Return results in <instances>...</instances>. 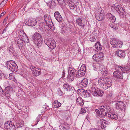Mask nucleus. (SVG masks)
Here are the masks:
<instances>
[{
	"label": "nucleus",
	"mask_w": 130,
	"mask_h": 130,
	"mask_svg": "<svg viewBox=\"0 0 130 130\" xmlns=\"http://www.w3.org/2000/svg\"><path fill=\"white\" fill-rule=\"evenodd\" d=\"M98 81V84L104 90L109 88L112 85V81L107 77H100Z\"/></svg>",
	"instance_id": "obj_1"
},
{
	"label": "nucleus",
	"mask_w": 130,
	"mask_h": 130,
	"mask_svg": "<svg viewBox=\"0 0 130 130\" xmlns=\"http://www.w3.org/2000/svg\"><path fill=\"white\" fill-rule=\"evenodd\" d=\"M32 40L38 48L41 47L43 43L42 36L38 32H35L33 36Z\"/></svg>",
	"instance_id": "obj_2"
},
{
	"label": "nucleus",
	"mask_w": 130,
	"mask_h": 130,
	"mask_svg": "<svg viewBox=\"0 0 130 130\" xmlns=\"http://www.w3.org/2000/svg\"><path fill=\"white\" fill-rule=\"evenodd\" d=\"M96 85L94 83H91L90 86V92H91L94 96H102L103 92L98 88Z\"/></svg>",
	"instance_id": "obj_3"
},
{
	"label": "nucleus",
	"mask_w": 130,
	"mask_h": 130,
	"mask_svg": "<svg viewBox=\"0 0 130 130\" xmlns=\"http://www.w3.org/2000/svg\"><path fill=\"white\" fill-rule=\"evenodd\" d=\"M6 67L12 72H17L18 70V66L15 61L12 60L7 61L5 62Z\"/></svg>",
	"instance_id": "obj_4"
},
{
	"label": "nucleus",
	"mask_w": 130,
	"mask_h": 130,
	"mask_svg": "<svg viewBox=\"0 0 130 130\" xmlns=\"http://www.w3.org/2000/svg\"><path fill=\"white\" fill-rule=\"evenodd\" d=\"M110 43L112 47L116 48L121 47L123 44L122 42L118 40L115 38H112L110 40Z\"/></svg>",
	"instance_id": "obj_5"
},
{
	"label": "nucleus",
	"mask_w": 130,
	"mask_h": 130,
	"mask_svg": "<svg viewBox=\"0 0 130 130\" xmlns=\"http://www.w3.org/2000/svg\"><path fill=\"white\" fill-rule=\"evenodd\" d=\"M44 43L51 49L54 48L56 46L55 41L52 39H46L44 40Z\"/></svg>",
	"instance_id": "obj_6"
},
{
	"label": "nucleus",
	"mask_w": 130,
	"mask_h": 130,
	"mask_svg": "<svg viewBox=\"0 0 130 130\" xmlns=\"http://www.w3.org/2000/svg\"><path fill=\"white\" fill-rule=\"evenodd\" d=\"M111 9L112 10H115L119 14L121 15L124 14V13L125 12L124 9L120 5L116 4H113L111 7Z\"/></svg>",
	"instance_id": "obj_7"
},
{
	"label": "nucleus",
	"mask_w": 130,
	"mask_h": 130,
	"mask_svg": "<svg viewBox=\"0 0 130 130\" xmlns=\"http://www.w3.org/2000/svg\"><path fill=\"white\" fill-rule=\"evenodd\" d=\"M116 106L117 109L120 110L118 113H125V109L126 106L124 103L121 101L118 102L116 104Z\"/></svg>",
	"instance_id": "obj_8"
},
{
	"label": "nucleus",
	"mask_w": 130,
	"mask_h": 130,
	"mask_svg": "<svg viewBox=\"0 0 130 130\" xmlns=\"http://www.w3.org/2000/svg\"><path fill=\"white\" fill-rule=\"evenodd\" d=\"M4 127L6 130H16L14 124L12 122L10 123L9 122L5 123Z\"/></svg>",
	"instance_id": "obj_9"
},
{
	"label": "nucleus",
	"mask_w": 130,
	"mask_h": 130,
	"mask_svg": "<svg viewBox=\"0 0 130 130\" xmlns=\"http://www.w3.org/2000/svg\"><path fill=\"white\" fill-rule=\"evenodd\" d=\"M24 23L26 25L30 26H34L37 24L36 21L35 20H31L29 19L25 20Z\"/></svg>",
	"instance_id": "obj_10"
},
{
	"label": "nucleus",
	"mask_w": 130,
	"mask_h": 130,
	"mask_svg": "<svg viewBox=\"0 0 130 130\" xmlns=\"http://www.w3.org/2000/svg\"><path fill=\"white\" fill-rule=\"evenodd\" d=\"M113 76L119 79H122L123 78V72L122 71L116 70L113 73Z\"/></svg>",
	"instance_id": "obj_11"
},
{
	"label": "nucleus",
	"mask_w": 130,
	"mask_h": 130,
	"mask_svg": "<svg viewBox=\"0 0 130 130\" xmlns=\"http://www.w3.org/2000/svg\"><path fill=\"white\" fill-rule=\"evenodd\" d=\"M88 79L87 78H84L79 84V86L82 88L86 87L88 84Z\"/></svg>",
	"instance_id": "obj_12"
},
{
	"label": "nucleus",
	"mask_w": 130,
	"mask_h": 130,
	"mask_svg": "<svg viewBox=\"0 0 130 130\" xmlns=\"http://www.w3.org/2000/svg\"><path fill=\"white\" fill-rule=\"evenodd\" d=\"M116 55L120 57L123 58L125 56V53L124 51L122 50H119L116 51Z\"/></svg>",
	"instance_id": "obj_13"
},
{
	"label": "nucleus",
	"mask_w": 130,
	"mask_h": 130,
	"mask_svg": "<svg viewBox=\"0 0 130 130\" xmlns=\"http://www.w3.org/2000/svg\"><path fill=\"white\" fill-rule=\"evenodd\" d=\"M106 16L109 21L112 23L116 21L115 17L110 13H108L106 14Z\"/></svg>",
	"instance_id": "obj_14"
},
{
	"label": "nucleus",
	"mask_w": 130,
	"mask_h": 130,
	"mask_svg": "<svg viewBox=\"0 0 130 130\" xmlns=\"http://www.w3.org/2000/svg\"><path fill=\"white\" fill-rule=\"evenodd\" d=\"M54 17L57 21L60 22L62 20V18L58 11H56L54 14Z\"/></svg>",
	"instance_id": "obj_15"
},
{
	"label": "nucleus",
	"mask_w": 130,
	"mask_h": 130,
	"mask_svg": "<svg viewBox=\"0 0 130 130\" xmlns=\"http://www.w3.org/2000/svg\"><path fill=\"white\" fill-rule=\"evenodd\" d=\"M36 70H32V72L34 76H38L41 74V69L39 68H37Z\"/></svg>",
	"instance_id": "obj_16"
},
{
	"label": "nucleus",
	"mask_w": 130,
	"mask_h": 130,
	"mask_svg": "<svg viewBox=\"0 0 130 130\" xmlns=\"http://www.w3.org/2000/svg\"><path fill=\"white\" fill-rule=\"evenodd\" d=\"M76 103L78 105L82 106H83L84 101L80 97H79L76 99Z\"/></svg>",
	"instance_id": "obj_17"
},
{
	"label": "nucleus",
	"mask_w": 130,
	"mask_h": 130,
	"mask_svg": "<svg viewBox=\"0 0 130 130\" xmlns=\"http://www.w3.org/2000/svg\"><path fill=\"white\" fill-rule=\"evenodd\" d=\"M63 87L64 89L68 91H73L74 89V88L73 87L70 86L68 83H66L64 84Z\"/></svg>",
	"instance_id": "obj_18"
},
{
	"label": "nucleus",
	"mask_w": 130,
	"mask_h": 130,
	"mask_svg": "<svg viewBox=\"0 0 130 130\" xmlns=\"http://www.w3.org/2000/svg\"><path fill=\"white\" fill-rule=\"evenodd\" d=\"M74 1V0H67V1L66 2L67 3L70 9H74L75 8Z\"/></svg>",
	"instance_id": "obj_19"
},
{
	"label": "nucleus",
	"mask_w": 130,
	"mask_h": 130,
	"mask_svg": "<svg viewBox=\"0 0 130 130\" xmlns=\"http://www.w3.org/2000/svg\"><path fill=\"white\" fill-rule=\"evenodd\" d=\"M101 67H102L100 69V71L103 76H106L107 73V72L106 71V69L104 67V66L102 64H101Z\"/></svg>",
	"instance_id": "obj_20"
},
{
	"label": "nucleus",
	"mask_w": 130,
	"mask_h": 130,
	"mask_svg": "<svg viewBox=\"0 0 130 130\" xmlns=\"http://www.w3.org/2000/svg\"><path fill=\"white\" fill-rule=\"evenodd\" d=\"M18 34L19 36L22 39L24 40L25 38H28L25 34L23 31H19Z\"/></svg>",
	"instance_id": "obj_21"
},
{
	"label": "nucleus",
	"mask_w": 130,
	"mask_h": 130,
	"mask_svg": "<svg viewBox=\"0 0 130 130\" xmlns=\"http://www.w3.org/2000/svg\"><path fill=\"white\" fill-rule=\"evenodd\" d=\"M15 43L19 46V48L21 50L23 45V43L22 41L20 39H19L16 40Z\"/></svg>",
	"instance_id": "obj_22"
},
{
	"label": "nucleus",
	"mask_w": 130,
	"mask_h": 130,
	"mask_svg": "<svg viewBox=\"0 0 130 130\" xmlns=\"http://www.w3.org/2000/svg\"><path fill=\"white\" fill-rule=\"evenodd\" d=\"M24 124V122L22 120H19L17 121L16 122V125L18 127H22Z\"/></svg>",
	"instance_id": "obj_23"
},
{
	"label": "nucleus",
	"mask_w": 130,
	"mask_h": 130,
	"mask_svg": "<svg viewBox=\"0 0 130 130\" xmlns=\"http://www.w3.org/2000/svg\"><path fill=\"white\" fill-rule=\"evenodd\" d=\"M9 29L7 26L6 27L2 33V34H3L5 36H7L10 35L9 32Z\"/></svg>",
	"instance_id": "obj_24"
},
{
	"label": "nucleus",
	"mask_w": 130,
	"mask_h": 130,
	"mask_svg": "<svg viewBox=\"0 0 130 130\" xmlns=\"http://www.w3.org/2000/svg\"><path fill=\"white\" fill-rule=\"evenodd\" d=\"M44 20L45 22L46 23H50L52 21L50 16L48 15H44Z\"/></svg>",
	"instance_id": "obj_25"
},
{
	"label": "nucleus",
	"mask_w": 130,
	"mask_h": 130,
	"mask_svg": "<svg viewBox=\"0 0 130 130\" xmlns=\"http://www.w3.org/2000/svg\"><path fill=\"white\" fill-rule=\"evenodd\" d=\"M101 64L99 63H97L95 64L93 66V70L95 71H100V69L102 67H101Z\"/></svg>",
	"instance_id": "obj_26"
},
{
	"label": "nucleus",
	"mask_w": 130,
	"mask_h": 130,
	"mask_svg": "<svg viewBox=\"0 0 130 130\" xmlns=\"http://www.w3.org/2000/svg\"><path fill=\"white\" fill-rule=\"evenodd\" d=\"M61 104L58 102L57 100H56L54 101L53 107L55 108H58L61 106Z\"/></svg>",
	"instance_id": "obj_27"
},
{
	"label": "nucleus",
	"mask_w": 130,
	"mask_h": 130,
	"mask_svg": "<svg viewBox=\"0 0 130 130\" xmlns=\"http://www.w3.org/2000/svg\"><path fill=\"white\" fill-rule=\"evenodd\" d=\"M75 75L69 74H68L67 78L69 82H71L74 80Z\"/></svg>",
	"instance_id": "obj_28"
},
{
	"label": "nucleus",
	"mask_w": 130,
	"mask_h": 130,
	"mask_svg": "<svg viewBox=\"0 0 130 130\" xmlns=\"http://www.w3.org/2000/svg\"><path fill=\"white\" fill-rule=\"evenodd\" d=\"M85 73L82 72L81 70H79L76 73V77L80 78L84 76Z\"/></svg>",
	"instance_id": "obj_29"
},
{
	"label": "nucleus",
	"mask_w": 130,
	"mask_h": 130,
	"mask_svg": "<svg viewBox=\"0 0 130 130\" xmlns=\"http://www.w3.org/2000/svg\"><path fill=\"white\" fill-rule=\"evenodd\" d=\"M109 108V107H106L105 106H102L100 108V110L101 111V114H103L104 112H106V110H107V108Z\"/></svg>",
	"instance_id": "obj_30"
},
{
	"label": "nucleus",
	"mask_w": 130,
	"mask_h": 130,
	"mask_svg": "<svg viewBox=\"0 0 130 130\" xmlns=\"http://www.w3.org/2000/svg\"><path fill=\"white\" fill-rule=\"evenodd\" d=\"M75 72L76 70L75 69L73 68L69 67L68 71V74L75 75Z\"/></svg>",
	"instance_id": "obj_31"
},
{
	"label": "nucleus",
	"mask_w": 130,
	"mask_h": 130,
	"mask_svg": "<svg viewBox=\"0 0 130 130\" xmlns=\"http://www.w3.org/2000/svg\"><path fill=\"white\" fill-rule=\"evenodd\" d=\"M103 15L101 14H97L95 16V18L96 19L99 21H101L102 20H103L104 19V17Z\"/></svg>",
	"instance_id": "obj_32"
},
{
	"label": "nucleus",
	"mask_w": 130,
	"mask_h": 130,
	"mask_svg": "<svg viewBox=\"0 0 130 130\" xmlns=\"http://www.w3.org/2000/svg\"><path fill=\"white\" fill-rule=\"evenodd\" d=\"M3 92L7 98L8 99L10 98V96H11V92L5 90H3Z\"/></svg>",
	"instance_id": "obj_33"
},
{
	"label": "nucleus",
	"mask_w": 130,
	"mask_h": 130,
	"mask_svg": "<svg viewBox=\"0 0 130 130\" xmlns=\"http://www.w3.org/2000/svg\"><path fill=\"white\" fill-rule=\"evenodd\" d=\"M95 57H99L101 60L104 56V54L102 52H99L97 53L96 54H95Z\"/></svg>",
	"instance_id": "obj_34"
},
{
	"label": "nucleus",
	"mask_w": 130,
	"mask_h": 130,
	"mask_svg": "<svg viewBox=\"0 0 130 130\" xmlns=\"http://www.w3.org/2000/svg\"><path fill=\"white\" fill-rule=\"evenodd\" d=\"M83 93V94L82 96H84V98L89 97L90 96V94L87 90H85Z\"/></svg>",
	"instance_id": "obj_35"
},
{
	"label": "nucleus",
	"mask_w": 130,
	"mask_h": 130,
	"mask_svg": "<svg viewBox=\"0 0 130 130\" xmlns=\"http://www.w3.org/2000/svg\"><path fill=\"white\" fill-rule=\"evenodd\" d=\"M95 48L98 50H100L102 49L101 45L100 42H98L95 45Z\"/></svg>",
	"instance_id": "obj_36"
},
{
	"label": "nucleus",
	"mask_w": 130,
	"mask_h": 130,
	"mask_svg": "<svg viewBox=\"0 0 130 130\" xmlns=\"http://www.w3.org/2000/svg\"><path fill=\"white\" fill-rule=\"evenodd\" d=\"M116 114H108V117H110L112 119L116 120L118 119L117 115Z\"/></svg>",
	"instance_id": "obj_37"
},
{
	"label": "nucleus",
	"mask_w": 130,
	"mask_h": 130,
	"mask_svg": "<svg viewBox=\"0 0 130 130\" xmlns=\"http://www.w3.org/2000/svg\"><path fill=\"white\" fill-rule=\"evenodd\" d=\"M86 69V66L85 64L82 65L80 69L79 70H81L82 72H84L85 74Z\"/></svg>",
	"instance_id": "obj_38"
},
{
	"label": "nucleus",
	"mask_w": 130,
	"mask_h": 130,
	"mask_svg": "<svg viewBox=\"0 0 130 130\" xmlns=\"http://www.w3.org/2000/svg\"><path fill=\"white\" fill-rule=\"evenodd\" d=\"M13 89L12 87L11 86H9L6 87L4 90L12 92Z\"/></svg>",
	"instance_id": "obj_39"
},
{
	"label": "nucleus",
	"mask_w": 130,
	"mask_h": 130,
	"mask_svg": "<svg viewBox=\"0 0 130 130\" xmlns=\"http://www.w3.org/2000/svg\"><path fill=\"white\" fill-rule=\"evenodd\" d=\"M76 23L79 26H81L83 24L82 21L80 18H78L76 21Z\"/></svg>",
	"instance_id": "obj_40"
},
{
	"label": "nucleus",
	"mask_w": 130,
	"mask_h": 130,
	"mask_svg": "<svg viewBox=\"0 0 130 130\" xmlns=\"http://www.w3.org/2000/svg\"><path fill=\"white\" fill-rule=\"evenodd\" d=\"M47 4V5L48 6L51 7L52 6H53L55 4V2L53 1H50L46 3Z\"/></svg>",
	"instance_id": "obj_41"
},
{
	"label": "nucleus",
	"mask_w": 130,
	"mask_h": 130,
	"mask_svg": "<svg viewBox=\"0 0 130 130\" xmlns=\"http://www.w3.org/2000/svg\"><path fill=\"white\" fill-rule=\"evenodd\" d=\"M95 54L93 55L92 57V58L93 59L95 60L96 62H99L101 59L99 58L98 57H95Z\"/></svg>",
	"instance_id": "obj_42"
},
{
	"label": "nucleus",
	"mask_w": 130,
	"mask_h": 130,
	"mask_svg": "<svg viewBox=\"0 0 130 130\" xmlns=\"http://www.w3.org/2000/svg\"><path fill=\"white\" fill-rule=\"evenodd\" d=\"M85 90L84 89H80L78 90L77 92L78 93L80 94L82 96L83 94V92Z\"/></svg>",
	"instance_id": "obj_43"
},
{
	"label": "nucleus",
	"mask_w": 130,
	"mask_h": 130,
	"mask_svg": "<svg viewBox=\"0 0 130 130\" xmlns=\"http://www.w3.org/2000/svg\"><path fill=\"white\" fill-rule=\"evenodd\" d=\"M97 114L96 117L99 118H103L106 117L107 114Z\"/></svg>",
	"instance_id": "obj_44"
},
{
	"label": "nucleus",
	"mask_w": 130,
	"mask_h": 130,
	"mask_svg": "<svg viewBox=\"0 0 130 130\" xmlns=\"http://www.w3.org/2000/svg\"><path fill=\"white\" fill-rule=\"evenodd\" d=\"M123 71H128L130 69V67L129 66H126L123 67Z\"/></svg>",
	"instance_id": "obj_45"
},
{
	"label": "nucleus",
	"mask_w": 130,
	"mask_h": 130,
	"mask_svg": "<svg viewBox=\"0 0 130 130\" xmlns=\"http://www.w3.org/2000/svg\"><path fill=\"white\" fill-rule=\"evenodd\" d=\"M58 3L61 6H64L65 5V2L64 0H61L59 1Z\"/></svg>",
	"instance_id": "obj_46"
},
{
	"label": "nucleus",
	"mask_w": 130,
	"mask_h": 130,
	"mask_svg": "<svg viewBox=\"0 0 130 130\" xmlns=\"http://www.w3.org/2000/svg\"><path fill=\"white\" fill-rule=\"evenodd\" d=\"M8 52L10 54H13V53H14V51L12 48L11 47H9L8 48Z\"/></svg>",
	"instance_id": "obj_47"
},
{
	"label": "nucleus",
	"mask_w": 130,
	"mask_h": 130,
	"mask_svg": "<svg viewBox=\"0 0 130 130\" xmlns=\"http://www.w3.org/2000/svg\"><path fill=\"white\" fill-rule=\"evenodd\" d=\"M58 95L59 96L62 95L63 93L60 88H58Z\"/></svg>",
	"instance_id": "obj_48"
},
{
	"label": "nucleus",
	"mask_w": 130,
	"mask_h": 130,
	"mask_svg": "<svg viewBox=\"0 0 130 130\" xmlns=\"http://www.w3.org/2000/svg\"><path fill=\"white\" fill-rule=\"evenodd\" d=\"M41 115H38V117L36 118V121L37 122L35 124V125H36L40 121V119Z\"/></svg>",
	"instance_id": "obj_49"
},
{
	"label": "nucleus",
	"mask_w": 130,
	"mask_h": 130,
	"mask_svg": "<svg viewBox=\"0 0 130 130\" xmlns=\"http://www.w3.org/2000/svg\"><path fill=\"white\" fill-rule=\"evenodd\" d=\"M86 119L90 122V120H92L93 118L91 116H90L88 115L86 117Z\"/></svg>",
	"instance_id": "obj_50"
},
{
	"label": "nucleus",
	"mask_w": 130,
	"mask_h": 130,
	"mask_svg": "<svg viewBox=\"0 0 130 130\" xmlns=\"http://www.w3.org/2000/svg\"><path fill=\"white\" fill-rule=\"evenodd\" d=\"M107 110H106V112H105V114H107V113H111V114H113V112L111 111L110 112V111H111V109L109 108H109H107Z\"/></svg>",
	"instance_id": "obj_51"
},
{
	"label": "nucleus",
	"mask_w": 130,
	"mask_h": 130,
	"mask_svg": "<svg viewBox=\"0 0 130 130\" xmlns=\"http://www.w3.org/2000/svg\"><path fill=\"white\" fill-rule=\"evenodd\" d=\"M8 0H4L0 4V7H2L4 5V4H3V3H6L7 1Z\"/></svg>",
	"instance_id": "obj_52"
},
{
	"label": "nucleus",
	"mask_w": 130,
	"mask_h": 130,
	"mask_svg": "<svg viewBox=\"0 0 130 130\" xmlns=\"http://www.w3.org/2000/svg\"><path fill=\"white\" fill-rule=\"evenodd\" d=\"M46 24L47 25H48V27L50 28L53 25L52 21L50 22V23H47Z\"/></svg>",
	"instance_id": "obj_53"
},
{
	"label": "nucleus",
	"mask_w": 130,
	"mask_h": 130,
	"mask_svg": "<svg viewBox=\"0 0 130 130\" xmlns=\"http://www.w3.org/2000/svg\"><path fill=\"white\" fill-rule=\"evenodd\" d=\"M87 109L86 108V109H85L84 108H81V112H82V113H86V112H87V113H88L87 111L86 110Z\"/></svg>",
	"instance_id": "obj_54"
},
{
	"label": "nucleus",
	"mask_w": 130,
	"mask_h": 130,
	"mask_svg": "<svg viewBox=\"0 0 130 130\" xmlns=\"http://www.w3.org/2000/svg\"><path fill=\"white\" fill-rule=\"evenodd\" d=\"M89 40L91 41L94 42L95 41V38L93 37H91L89 39Z\"/></svg>",
	"instance_id": "obj_55"
},
{
	"label": "nucleus",
	"mask_w": 130,
	"mask_h": 130,
	"mask_svg": "<svg viewBox=\"0 0 130 130\" xmlns=\"http://www.w3.org/2000/svg\"><path fill=\"white\" fill-rule=\"evenodd\" d=\"M123 67H122L121 66H119L118 67V69H117V70H118V71H122L123 72Z\"/></svg>",
	"instance_id": "obj_56"
},
{
	"label": "nucleus",
	"mask_w": 130,
	"mask_h": 130,
	"mask_svg": "<svg viewBox=\"0 0 130 130\" xmlns=\"http://www.w3.org/2000/svg\"><path fill=\"white\" fill-rule=\"evenodd\" d=\"M30 68L31 69V70H36L35 67L33 66H31L30 67Z\"/></svg>",
	"instance_id": "obj_57"
},
{
	"label": "nucleus",
	"mask_w": 130,
	"mask_h": 130,
	"mask_svg": "<svg viewBox=\"0 0 130 130\" xmlns=\"http://www.w3.org/2000/svg\"><path fill=\"white\" fill-rule=\"evenodd\" d=\"M95 111L96 113V114H100V111L98 109H95Z\"/></svg>",
	"instance_id": "obj_58"
},
{
	"label": "nucleus",
	"mask_w": 130,
	"mask_h": 130,
	"mask_svg": "<svg viewBox=\"0 0 130 130\" xmlns=\"http://www.w3.org/2000/svg\"><path fill=\"white\" fill-rule=\"evenodd\" d=\"M5 13L6 12H4L1 14L0 16L1 17H2L4 15H5Z\"/></svg>",
	"instance_id": "obj_59"
},
{
	"label": "nucleus",
	"mask_w": 130,
	"mask_h": 130,
	"mask_svg": "<svg viewBox=\"0 0 130 130\" xmlns=\"http://www.w3.org/2000/svg\"><path fill=\"white\" fill-rule=\"evenodd\" d=\"M54 25H53L52 27H51L50 28L51 30H54Z\"/></svg>",
	"instance_id": "obj_60"
},
{
	"label": "nucleus",
	"mask_w": 130,
	"mask_h": 130,
	"mask_svg": "<svg viewBox=\"0 0 130 130\" xmlns=\"http://www.w3.org/2000/svg\"><path fill=\"white\" fill-rule=\"evenodd\" d=\"M79 3L78 2H76V3L75 4V6H77L78 5Z\"/></svg>",
	"instance_id": "obj_61"
},
{
	"label": "nucleus",
	"mask_w": 130,
	"mask_h": 130,
	"mask_svg": "<svg viewBox=\"0 0 130 130\" xmlns=\"http://www.w3.org/2000/svg\"><path fill=\"white\" fill-rule=\"evenodd\" d=\"M42 108H43V109H45L47 108L45 107V105L43 106Z\"/></svg>",
	"instance_id": "obj_62"
},
{
	"label": "nucleus",
	"mask_w": 130,
	"mask_h": 130,
	"mask_svg": "<svg viewBox=\"0 0 130 130\" xmlns=\"http://www.w3.org/2000/svg\"><path fill=\"white\" fill-rule=\"evenodd\" d=\"M85 26V24L83 25L82 24V25L81 26H82V27L83 28H84V27Z\"/></svg>",
	"instance_id": "obj_63"
},
{
	"label": "nucleus",
	"mask_w": 130,
	"mask_h": 130,
	"mask_svg": "<svg viewBox=\"0 0 130 130\" xmlns=\"http://www.w3.org/2000/svg\"><path fill=\"white\" fill-rule=\"evenodd\" d=\"M111 26V27L112 28H115L114 26L113 25H112V26Z\"/></svg>",
	"instance_id": "obj_64"
}]
</instances>
